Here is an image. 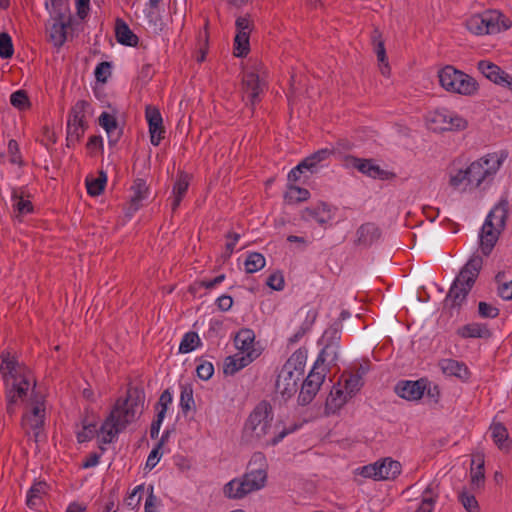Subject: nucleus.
<instances>
[{"mask_svg":"<svg viewBox=\"0 0 512 512\" xmlns=\"http://www.w3.org/2000/svg\"><path fill=\"white\" fill-rule=\"evenodd\" d=\"M144 403L145 395L142 391L136 388L129 389L125 399L116 401L99 430L96 424L84 421L82 430L77 433L78 441H88L97 434L101 443H112L120 432L141 416Z\"/></svg>","mask_w":512,"mask_h":512,"instance_id":"nucleus-1","label":"nucleus"},{"mask_svg":"<svg viewBox=\"0 0 512 512\" xmlns=\"http://www.w3.org/2000/svg\"><path fill=\"white\" fill-rule=\"evenodd\" d=\"M298 425L281 427L280 423H273V409L267 401L260 402L248 416L244 429L243 440L256 446H274L282 441L288 434L296 431Z\"/></svg>","mask_w":512,"mask_h":512,"instance_id":"nucleus-2","label":"nucleus"},{"mask_svg":"<svg viewBox=\"0 0 512 512\" xmlns=\"http://www.w3.org/2000/svg\"><path fill=\"white\" fill-rule=\"evenodd\" d=\"M506 158L505 152L490 153L471 162L466 168L452 169L449 172V185L454 189H459L463 184L473 189L488 186Z\"/></svg>","mask_w":512,"mask_h":512,"instance_id":"nucleus-3","label":"nucleus"},{"mask_svg":"<svg viewBox=\"0 0 512 512\" xmlns=\"http://www.w3.org/2000/svg\"><path fill=\"white\" fill-rule=\"evenodd\" d=\"M0 373L5 384L7 412L13 414L15 405L34 390L36 382L32 372L9 353L0 356Z\"/></svg>","mask_w":512,"mask_h":512,"instance_id":"nucleus-4","label":"nucleus"},{"mask_svg":"<svg viewBox=\"0 0 512 512\" xmlns=\"http://www.w3.org/2000/svg\"><path fill=\"white\" fill-rule=\"evenodd\" d=\"M508 213V201L502 199L488 214L480 234V247L485 255H489L495 246L501 230L505 226Z\"/></svg>","mask_w":512,"mask_h":512,"instance_id":"nucleus-5","label":"nucleus"},{"mask_svg":"<svg viewBox=\"0 0 512 512\" xmlns=\"http://www.w3.org/2000/svg\"><path fill=\"white\" fill-rule=\"evenodd\" d=\"M511 26L512 21L498 10H486L466 20V28L475 35L497 34Z\"/></svg>","mask_w":512,"mask_h":512,"instance_id":"nucleus-6","label":"nucleus"},{"mask_svg":"<svg viewBox=\"0 0 512 512\" xmlns=\"http://www.w3.org/2000/svg\"><path fill=\"white\" fill-rule=\"evenodd\" d=\"M438 78L441 87L451 93L471 96L478 90V83L473 77L451 65L442 68Z\"/></svg>","mask_w":512,"mask_h":512,"instance_id":"nucleus-7","label":"nucleus"},{"mask_svg":"<svg viewBox=\"0 0 512 512\" xmlns=\"http://www.w3.org/2000/svg\"><path fill=\"white\" fill-rule=\"evenodd\" d=\"M295 356L294 354L290 357L282 366L275 383V393L284 401L294 396L302 378L303 370L301 367H297Z\"/></svg>","mask_w":512,"mask_h":512,"instance_id":"nucleus-8","label":"nucleus"},{"mask_svg":"<svg viewBox=\"0 0 512 512\" xmlns=\"http://www.w3.org/2000/svg\"><path fill=\"white\" fill-rule=\"evenodd\" d=\"M428 127L437 132L462 131L468 126L466 119L446 109L435 110L426 116Z\"/></svg>","mask_w":512,"mask_h":512,"instance_id":"nucleus-9","label":"nucleus"},{"mask_svg":"<svg viewBox=\"0 0 512 512\" xmlns=\"http://www.w3.org/2000/svg\"><path fill=\"white\" fill-rule=\"evenodd\" d=\"M400 462L389 457L360 468V475L374 480H394L401 473Z\"/></svg>","mask_w":512,"mask_h":512,"instance_id":"nucleus-10","label":"nucleus"},{"mask_svg":"<svg viewBox=\"0 0 512 512\" xmlns=\"http://www.w3.org/2000/svg\"><path fill=\"white\" fill-rule=\"evenodd\" d=\"M327 370L328 368L325 366L313 367L302 384L298 396V401L300 404L307 405L313 400L325 380Z\"/></svg>","mask_w":512,"mask_h":512,"instance_id":"nucleus-11","label":"nucleus"},{"mask_svg":"<svg viewBox=\"0 0 512 512\" xmlns=\"http://www.w3.org/2000/svg\"><path fill=\"white\" fill-rule=\"evenodd\" d=\"M262 489L255 480L244 474L226 483L223 487V494L229 499H242L248 494Z\"/></svg>","mask_w":512,"mask_h":512,"instance_id":"nucleus-12","label":"nucleus"},{"mask_svg":"<svg viewBox=\"0 0 512 512\" xmlns=\"http://www.w3.org/2000/svg\"><path fill=\"white\" fill-rule=\"evenodd\" d=\"M45 408L43 402L36 400L22 419V426L27 434L32 435L37 441L44 424Z\"/></svg>","mask_w":512,"mask_h":512,"instance_id":"nucleus-13","label":"nucleus"},{"mask_svg":"<svg viewBox=\"0 0 512 512\" xmlns=\"http://www.w3.org/2000/svg\"><path fill=\"white\" fill-rule=\"evenodd\" d=\"M265 88V81L255 71H247L242 79V90L244 98H246L252 106L259 101V95Z\"/></svg>","mask_w":512,"mask_h":512,"instance_id":"nucleus-14","label":"nucleus"},{"mask_svg":"<svg viewBox=\"0 0 512 512\" xmlns=\"http://www.w3.org/2000/svg\"><path fill=\"white\" fill-rule=\"evenodd\" d=\"M267 468L265 455L262 452H255L248 463V471L245 474L263 488L267 481Z\"/></svg>","mask_w":512,"mask_h":512,"instance_id":"nucleus-15","label":"nucleus"},{"mask_svg":"<svg viewBox=\"0 0 512 512\" xmlns=\"http://www.w3.org/2000/svg\"><path fill=\"white\" fill-rule=\"evenodd\" d=\"M483 260L478 255H473L465 266L461 269L455 282L465 285L466 289H471L482 268Z\"/></svg>","mask_w":512,"mask_h":512,"instance_id":"nucleus-16","label":"nucleus"},{"mask_svg":"<svg viewBox=\"0 0 512 512\" xmlns=\"http://www.w3.org/2000/svg\"><path fill=\"white\" fill-rule=\"evenodd\" d=\"M346 165L354 167L361 173L374 179L388 178V172L381 169L379 165L375 164L370 159H360L351 156L346 158Z\"/></svg>","mask_w":512,"mask_h":512,"instance_id":"nucleus-17","label":"nucleus"},{"mask_svg":"<svg viewBox=\"0 0 512 512\" xmlns=\"http://www.w3.org/2000/svg\"><path fill=\"white\" fill-rule=\"evenodd\" d=\"M258 356L259 354L257 351H250L247 353L238 351L236 354L228 356L225 359L223 371L226 375H234L239 370L248 366Z\"/></svg>","mask_w":512,"mask_h":512,"instance_id":"nucleus-18","label":"nucleus"},{"mask_svg":"<svg viewBox=\"0 0 512 512\" xmlns=\"http://www.w3.org/2000/svg\"><path fill=\"white\" fill-rule=\"evenodd\" d=\"M145 116L149 124L150 141L157 146L164 134L162 116L159 110L152 106L146 107Z\"/></svg>","mask_w":512,"mask_h":512,"instance_id":"nucleus-19","label":"nucleus"},{"mask_svg":"<svg viewBox=\"0 0 512 512\" xmlns=\"http://www.w3.org/2000/svg\"><path fill=\"white\" fill-rule=\"evenodd\" d=\"M426 389L423 380L399 382L395 387V392L403 399L414 401L419 400Z\"/></svg>","mask_w":512,"mask_h":512,"instance_id":"nucleus-20","label":"nucleus"},{"mask_svg":"<svg viewBox=\"0 0 512 512\" xmlns=\"http://www.w3.org/2000/svg\"><path fill=\"white\" fill-rule=\"evenodd\" d=\"M477 68L487 79L493 81L496 84H503L508 86L509 81H512V78L508 74L503 72L499 66L490 61H479Z\"/></svg>","mask_w":512,"mask_h":512,"instance_id":"nucleus-21","label":"nucleus"},{"mask_svg":"<svg viewBox=\"0 0 512 512\" xmlns=\"http://www.w3.org/2000/svg\"><path fill=\"white\" fill-rule=\"evenodd\" d=\"M148 196V186L143 179H137L134 181L131 187L130 202L127 207L128 215H133L142 206V202Z\"/></svg>","mask_w":512,"mask_h":512,"instance_id":"nucleus-22","label":"nucleus"},{"mask_svg":"<svg viewBox=\"0 0 512 512\" xmlns=\"http://www.w3.org/2000/svg\"><path fill=\"white\" fill-rule=\"evenodd\" d=\"M333 212L331 208L325 204L320 203L315 207L306 208L302 213V218L305 221H315L320 225L327 224L333 219Z\"/></svg>","mask_w":512,"mask_h":512,"instance_id":"nucleus-23","label":"nucleus"},{"mask_svg":"<svg viewBox=\"0 0 512 512\" xmlns=\"http://www.w3.org/2000/svg\"><path fill=\"white\" fill-rule=\"evenodd\" d=\"M189 181L190 178L188 174L184 172H180L178 174L177 179L173 185L172 195L170 197L172 200L171 208L173 211H175L180 206L182 199L185 197L188 191Z\"/></svg>","mask_w":512,"mask_h":512,"instance_id":"nucleus-24","label":"nucleus"},{"mask_svg":"<svg viewBox=\"0 0 512 512\" xmlns=\"http://www.w3.org/2000/svg\"><path fill=\"white\" fill-rule=\"evenodd\" d=\"M439 367L447 376H455L462 380L468 379L469 377V370L467 366L457 360L442 359L439 361Z\"/></svg>","mask_w":512,"mask_h":512,"instance_id":"nucleus-25","label":"nucleus"},{"mask_svg":"<svg viewBox=\"0 0 512 512\" xmlns=\"http://www.w3.org/2000/svg\"><path fill=\"white\" fill-rule=\"evenodd\" d=\"M351 396L347 394L345 389L340 385L333 386L330 394L326 400V410L330 413H335L339 410Z\"/></svg>","mask_w":512,"mask_h":512,"instance_id":"nucleus-26","label":"nucleus"},{"mask_svg":"<svg viewBox=\"0 0 512 512\" xmlns=\"http://www.w3.org/2000/svg\"><path fill=\"white\" fill-rule=\"evenodd\" d=\"M372 41L374 44V50L377 55V59L379 62V67L382 75L389 76L390 75V66L386 56V50L384 46V41L381 39V34L378 30H374L372 34Z\"/></svg>","mask_w":512,"mask_h":512,"instance_id":"nucleus-27","label":"nucleus"},{"mask_svg":"<svg viewBox=\"0 0 512 512\" xmlns=\"http://www.w3.org/2000/svg\"><path fill=\"white\" fill-rule=\"evenodd\" d=\"M333 154V150L328 148L320 149L302 160V167L306 171L315 173L321 167L322 162L326 161Z\"/></svg>","mask_w":512,"mask_h":512,"instance_id":"nucleus-28","label":"nucleus"},{"mask_svg":"<svg viewBox=\"0 0 512 512\" xmlns=\"http://www.w3.org/2000/svg\"><path fill=\"white\" fill-rule=\"evenodd\" d=\"M26 191L23 188H13L11 193V201L14 210L19 215L30 213L33 210L32 203L27 199Z\"/></svg>","mask_w":512,"mask_h":512,"instance_id":"nucleus-29","label":"nucleus"},{"mask_svg":"<svg viewBox=\"0 0 512 512\" xmlns=\"http://www.w3.org/2000/svg\"><path fill=\"white\" fill-rule=\"evenodd\" d=\"M115 34L117 41L123 45L135 46L138 43V37L121 19L116 20Z\"/></svg>","mask_w":512,"mask_h":512,"instance_id":"nucleus-30","label":"nucleus"},{"mask_svg":"<svg viewBox=\"0 0 512 512\" xmlns=\"http://www.w3.org/2000/svg\"><path fill=\"white\" fill-rule=\"evenodd\" d=\"M458 334L463 338H489L490 330L486 325L480 323H470L458 329Z\"/></svg>","mask_w":512,"mask_h":512,"instance_id":"nucleus-31","label":"nucleus"},{"mask_svg":"<svg viewBox=\"0 0 512 512\" xmlns=\"http://www.w3.org/2000/svg\"><path fill=\"white\" fill-rule=\"evenodd\" d=\"M254 340L255 335L251 329H242L236 334L234 342L239 352L247 353L256 351L254 349Z\"/></svg>","mask_w":512,"mask_h":512,"instance_id":"nucleus-32","label":"nucleus"},{"mask_svg":"<svg viewBox=\"0 0 512 512\" xmlns=\"http://www.w3.org/2000/svg\"><path fill=\"white\" fill-rule=\"evenodd\" d=\"M380 237V231L374 224L367 223L357 230V241L362 245H370Z\"/></svg>","mask_w":512,"mask_h":512,"instance_id":"nucleus-33","label":"nucleus"},{"mask_svg":"<svg viewBox=\"0 0 512 512\" xmlns=\"http://www.w3.org/2000/svg\"><path fill=\"white\" fill-rule=\"evenodd\" d=\"M437 485L433 483L429 484L422 494V501L420 506L415 512H432L434 509V504L438 497V493L436 491Z\"/></svg>","mask_w":512,"mask_h":512,"instance_id":"nucleus-34","label":"nucleus"},{"mask_svg":"<svg viewBox=\"0 0 512 512\" xmlns=\"http://www.w3.org/2000/svg\"><path fill=\"white\" fill-rule=\"evenodd\" d=\"M47 492V484L45 482L35 483L27 493L26 504L34 509L41 504L42 497Z\"/></svg>","mask_w":512,"mask_h":512,"instance_id":"nucleus-35","label":"nucleus"},{"mask_svg":"<svg viewBox=\"0 0 512 512\" xmlns=\"http://www.w3.org/2000/svg\"><path fill=\"white\" fill-rule=\"evenodd\" d=\"M99 124L107 132L110 138V143H116L119 138V131L117 128V121L114 116L107 112H103L99 117Z\"/></svg>","mask_w":512,"mask_h":512,"instance_id":"nucleus-36","label":"nucleus"},{"mask_svg":"<svg viewBox=\"0 0 512 512\" xmlns=\"http://www.w3.org/2000/svg\"><path fill=\"white\" fill-rule=\"evenodd\" d=\"M471 289H466L465 285H461L454 281L451 286L449 293L447 295L446 301L450 302L452 306H461V304L465 301L469 291Z\"/></svg>","mask_w":512,"mask_h":512,"instance_id":"nucleus-37","label":"nucleus"},{"mask_svg":"<svg viewBox=\"0 0 512 512\" xmlns=\"http://www.w3.org/2000/svg\"><path fill=\"white\" fill-rule=\"evenodd\" d=\"M85 131L84 121L68 119L67 122V142L68 146L73 145L80 140Z\"/></svg>","mask_w":512,"mask_h":512,"instance_id":"nucleus-38","label":"nucleus"},{"mask_svg":"<svg viewBox=\"0 0 512 512\" xmlns=\"http://www.w3.org/2000/svg\"><path fill=\"white\" fill-rule=\"evenodd\" d=\"M338 346H323L314 366L335 365L338 360Z\"/></svg>","mask_w":512,"mask_h":512,"instance_id":"nucleus-39","label":"nucleus"},{"mask_svg":"<svg viewBox=\"0 0 512 512\" xmlns=\"http://www.w3.org/2000/svg\"><path fill=\"white\" fill-rule=\"evenodd\" d=\"M107 182V175L104 171H99L98 176L96 178H90L87 177L86 179V187L87 192L91 196H98L100 195L106 185Z\"/></svg>","mask_w":512,"mask_h":512,"instance_id":"nucleus-40","label":"nucleus"},{"mask_svg":"<svg viewBox=\"0 0 512 512\" xmlns=\"http://www.w3.org/2000/svg\"><path fill=\"white\" fill-rule=\"evenodd\" d=\"M491 437L494 443L498 446L499 449H505L508 445V432L506 427L501 423H493L490 426Z\"/></svg>","mask_w":512,"mask_h":512,"instance_id":"nucleus-41","label":"nucleus"},{"mask_svg":"<svg viewBox=\"0 0 512 512\" xmlns=\"http://www.w3.org/2000/svg\"><path fill=\"white\" fill-rule=\"evenodd\" d=\"M200 345L201 340L199 335L196 332L190 331L183 336L179 345V352L183 354L189 353Z\"/></svg>","mask_w":512,"mask_h":512,"instance_id":"nucleus-42","label":"nucleus"},{"mask_svg":"<svg viewBox=\"0 0 512 512\" xmlns=\"http://www.w3.org/2000/svg\"><path fill=\"white\" fill-rule=\"evenodd\" d=\"M49 36L55 46H62L66 41V25L63 22H55L49 29Z\"/></svg>","mask_w":512,"mask_h":512,"instance_id":"nucleus-43","label":"nucleus"},{"mask_svg":"<svg viewBox=\"0 0 512 512\" xmlns=\"http://www.w3.org/2000/svg\"><path fill=\"white\" fill-rule=\"evenodd\" d=\"M265 257L257 252L250 253L245 260V270L247 273H255L265 266Z\"/></svg>","mask_w":512,"mask_h":512,"instance_id":"nucleus-44","label":"nucleus"},{"mask_svg":"<svg viewBox=\"0 0 512 512\" xmlns=\"http://www.w3.org/2000/svg\"><path fill=\"white\" fill-rule=\"evenodd\" d=\"M458 500L467 512H480V506L475 496L465 488L458 493Z\"/></svg>","mask_w":512,"mask_h":512,"instance_id":"nucleus-45","label":"nucleus"},{"mask_svg":"<svg viewBox=\"0 0 512 512\" xmlns=\"http://www.w3.org/2000/svg\"><path fill=\"white\" fill-rule=\"evenodd\" d=\"M340 339H341L340 329L337 326H330L324 331L320 342L323 346H338L339 347Z\"/></svg>","mask_w":512,"mask_h":512,"instance_id":"nucleus-46","label":"nucleus"},{"mask_svg":"<svg viewBox=\"0 0 512 512\" xmlns=\"http://www.w3.org/2000/svg\"><path fill=\"white\" fill-rule=\"evenodd\" d=\"M310 193L307 189L298 186H289L285 199L288 203H297L309 198Z\"/></svg>","mask_w":512,"mask_h":512,"instance_id":"nucleus-47","label":"nucleus"},{"mask_svg":"<svg viewBox=\"0 0 512 512\" xmlns=\"http://www.w3.org/2000/svg\"><path fill=\"white\" fill-rule=\"evenodd\" d=\"M249 52V34L242 32L236 34L234 40V55L237 57H243Z\"/></svg>","mask_w":512,"mask_h":512,"instance_id":"nucleus-48","label":"nucleus"},{"mask_svg":"<svg viewBox=\"0 0 512 512\" xmlns=\"http://www.w3.org/2000/svg\"><path fill=\"white\" fill-rule=\"evenodd\" d=\"M344 382V386L342 387L351 397H353L363 385L362 378L359 374H350Z\"/></svg>","mask_w":512,"mask_h":512,"instance_id":"nucleus-49","label":"nucleus"},{"mask_svg":"<svg viewBox=\"0 0 512 512\" xmlns=\"http://www.w3.org/2000/svg\"><path fill=\"white\" fill-rule=\"evenodd\" d=\"M180 406L185 413L194 406L193 389L189 385L181 387Z\"/></svg>","mask_w":512,"mask_h":512,"instance_id":"nucleus-50","label":"nucleus"},{"mask_svg":"<svg viewBox=\"0 0 512 512\" xmlns=\"http://www.w3.org/2000/svg\"><path fill=\"white\" fill-rule=\"evenodd\" d=\"M14 53L12 39L8 33H0V57L8 59Z\"/></svg>","mask_w":512,"mask_h":512,"instance_id":"nucleus-51","label":"nucleus"},{"mask_svg":"<svg viewBox=\"0 0 512 512\" xmlns=\"http://www.w3.org/2000/svg\"><path fill=\"white\" fill-rule=\"evenodd\" d=\"M470 478V485L472 490H478L482 488L485 482L484 468L479 469V467H471Z\"/></svg>","mask_w":512,"mask_h":512,"instance_id":"nucleus-52","label":"nucleus"},{"mask_svg":"<svg viewBox=\"0 0 512 512\" xmlns=\"http://www.w3.org/2000/svg\"><path fill=\"white\" fill-rule=\"evenodd\" d=\"M10 102L19 110H24L29 107V99L24 90H18L11 94Z\"/></svg>","mask_w":512,"mask_h":512,"instance_id":"nucleus-53","label":"nucleus"},{"mask_svg":"<svg viewBox=\"0 0 512 512\" xmlns=\"http://www.w3.org/2000/svg\"><path fill=\"white\" fill-rule=\"evenodd\" d=\"M143 491V484L136 486L129 494V496L126 498V505L129 506L131 509H135L136 507H138L141 502Z\"/></svg>","mask_w":512,"mask_h":512,"instance_id":"nucleus-54","label":"nucleus"},{"mask_svg":"<svg viewBox=\"0 0 512 512\" xmlns=\"http://www.w3.org/2000/svg\"><path fill=\"white\" fill-rule=\"evenodd\" d=\"M478 313L482 318H496L499 315V309L487 302H479Z\"/></svg>","mask_w":512,"mask_h":512,"instance_id":"nucleus-55","label":"nucleus"},{"mask_svg":"<svg viewBox=\"0 0 512 512\" xmlns=\"http://www.w3.org/2000/svg\"><path fill=\"white\" fill-rule=\"evenodd\" d=\"M88 106L89 104L84 100L76 102V104L71 109L69 118L84 121L86 108Z\"/></svg>","mask_w":512,"mask_h":512,"instance_id":"nucleus-56","label":"nucleus"},{"mask_svg":"<svg viewBox=\"0 0 512 512\" xmlns=\"http://www.w3.org/2000/svg\"><path fill=\"white\" fill-rule=\"evenodd\" d=\"M266 284L273 290L281 291L284 288V277L282 273H272L268 277Z\"/></svg>","mask_w":512,"mask_h":512,"instance_id":"nucleus-57","label":"nucleus"},{"mask_svg":"<svg viewBox=\"0 0 512 512\" xmlns=\"http://www.w3.org/2000/svg\"><path fill=\"white\" fill-rule=\"evenodd\" d=\"M197 375L202 380H208L214 373V367L210 362H203L196 368Z\"/></svg>","mask_w":512,"mask_h":512,"instance_id":"nucleus-58","label":"nucleus"},{"mask_svg":"<svg viewBox=\"0 0 512 512\" xmlns=\"http://www.w3.org/2000/svg\"><path fill=\"white\" fill-rule=\"evenodd\" d=\"M111 66L108 62H101L95 69V77L100 82H105L110 75Z\"/></svg>","mask_w":512,"mask_h":512,"instance_id":"nucleus-59","label":"nucleus"},{"mask_svg":"<svg viewBox=\"0 0 512 512\" xmlns=\"http://www.w3.org/2000/svg\"><path fill=\"white\" fill-rule=\"evenodd\" d=\"M226 238H227V242L225 245V249H226L225 253H226V257H230L234 251V248H235L237 242L240 239V234H238L236 232H229L226 235Z\"/></svg>","mask_w":512,"mask_h":512,"instance_id":"nucleus-60","label":"nucleus"},{"mask_svg":"<svg viewBox=\"0 0 512 512\" xmlns=\"http://www.w3.org/2000/svg\"><path fill=\"white\" fill-rule=\"evenodd\" d=\"M172 403V394L169 390H165L160 395L157 406L160 407L158 411H163V416L165 417L168 406Z\"/></svg>","mask_w":512,"mask_h":512,"instance_id":"nucleus-61","label":"nucleus"},{"mask_svg":"<svg viewBox=\"0 0 512 512\" xmlns=\"http://www.w3.org/2000/svg\"><path fill=\"white\" fill-rule=\"evenodd\" d=\"M8 151L10 154V162L12 164H20L21 157L19 155L18 143L15 140H10L8 143Z\"/></svg>","mask_w":512,"mask_h":512,"instance_id":"nucleus-62","label":"nucleus"},{"mask_svg":"<svg viewBox=\"0 0 512 512\" xmlns=\"http://www.w3.org/2000/svg\"><path fill=\"white\" fill-rule=\"evenodd\" d=\"M232 305L233 299L229 295L224 294L216 299V306L218 307L219 310L223 312L230 310Z\"/></svg>","mask_w":512,"mask_h":512,"instance_id":"nucleus-63","label":"nucleus"},{"mask_svg":"<svg viewBox=\"0 0 512 512\" xmlns=\"http://www.w3.org/2000/svg\"><path fill=\"white\" fill-rule=\"evenodd\" d=\"M498 294L504 300H512V280L500 285L498 288Z\"/></svg>","mask_w":512,"mask_h":512,"instance_id":"nucleus-64","label":"nucleus"}]
</instances>
